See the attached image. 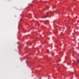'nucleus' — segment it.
Wrapping results in <instances>:
<instances>
[{
    "instance_id": "f257e3e1",
    "label": "nucleus",
    "mask_w": 79,
    "mask_h": 79,
    "mask_svg": "<svg viewBox=\"0 0 79 79\" xmlns=\"http://www.w3.org/2000/svg\"><path fill=\"white\" fill-rule=\"evenodd\" d=\"M47 17H48V16H47V15H46V16H45L44 17V18H47Z\"/></svg>"
},
{
    "instance_id": "f03ea898",
    "label": "nucleus",
    "mask_w": 79,
    "mask_h": 79,
    "mask_svg": "<svg viewBox=\"0 0 79 79\" xmlns=\"http://www.w3.org/2000/svg\"><path fill=\"white\" fill-rule=\"evenodd\" d=\"M77 62H78V63H79V59H78L77 60Z\"/></svg>"
},
{
    "instance_id": "7ed1b4c3",
    "label": "nucleus",
    "mask_w": 79,
    "mask_h": 79,
    "mask_svg": "<svg viewBox=\"0 0 79 79\" xmlns=\"http://www.w3.org/2000/svg\"><path fill=\"white\" fill-rule=\"evenodd\" d=\"M49 52V50H47V52Z\"/></svg>"
},
{
    "instance_id": "20e7f679",
    "label": "nucleus",
    "mask_w": 79,
    "mask_h": 79,
    "mask_svg": "<svg viewBox=\"0 0 79 79\" xmlns=\"http://www.w3.org/2000/svg\"><path fill=\"white\" fill-rule=\"evenodd\" d=\"M26 63H27V61H26Z\"/></svg>"
},
{
    "instance_id": "39448f33",
    "label": "nucleus",
    "mask_w": 79,
    "mask_h": 79,
    "mask_svg": "<svg viewBox=\"0 0 79 79\" xmlns=\"http://www.w3.org/2000/svg\"><path fill=\"white\" fill-rule=\"evenodd\" d=\"M73 53H74V52H73Z\"/></svg>"
},
{
    "instance_id": "423d86ee",
    "label": "nucleus",
    "mask_w": 79,
    "mask_h": 79,
    "mask_svg": "<svg viewBox=\"0 0 79 79\" xmlns=\"http://www.w3.org/2000/svg\"><path fill=\"white\" fill-rule=\"evenodd\" d=\"M77 22H78V21H77Z\"/></svg>"
},
{
    "instance_id": "0eeeda50",
    "label": "nucleus",
    "mask_w": 79,
    "mask_h": 79,
    "mask_svg": "<svg viewBox=\"0 0 79 79\" xmlns=\"http://www.w3.org/2000/svg\"><path fill=\"white\" fill-rule=\"evenodd\" d=\"M76 17H77V16H76Z\"/></svg>"
}]
</instances>
